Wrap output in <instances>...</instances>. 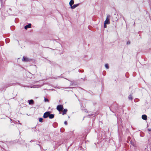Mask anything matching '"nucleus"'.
<instances>
[{
  "mask_svg": "<svg viewBox=\"0 0 151 151\" xmlns=\"http://www.w3.org/2000/svg\"><path fill=\"white\" fill-rule=\"evenodd\" d=\"M110 17V16L109 15L107 16L106 19L104 22L105 24H110L109 18Z\"/></svg>",
  "mask_w": 151,
  "mask_h": 151,
  "instance_id": "nucleus-1",
  "label": "nucleus"
},
{
  "mask_svg": "<svg viewBox=\"0 0 151 151\" xmlns=\"http://www.w3.org/2000/svg\"><path fill=\"white\" fill-rule=\"evenodd\" d=\"M22 61L24 62H28L32 61V59L28 58L24 56L23 57Z\"/></svg>",
  "mask_w": 151,
  "mask_h": 151,
  "instance_id": "nucleus-2",
  "label": "nucleus"
},
{
  "mask_svg": "<svg viewBox=\"0 0 151 151\" xmlns=\"http://www.w3.org/2000/svg\"><path fill=\"white\" fill-rule=\"evenodd\" d=\"M63 107L62 105H58L57 107V109L59 111H60L63 110Z\"/></svg>",
  "mask_w": 151,
  "mask_h": 151,
  "instance_id": "nucleus-3",
  "label": "nucleus"
},
{
  "mask_svg": "<svg viewBox=\"0 0 151 151\" xmlns=\"http://www.w3.org/2000/svg\"><path fill=\"white\" fill-rule=\"evenodd\" d=\"M50 112L49 111H47L45 113L43 116L44 118H46L49 117V116Z\"/></svg>",
  "mask_w": 151,
  "mask_h": 151,
  "instance_id": "nucleus-4",
  "label": "nucleus"
},
{
  "mask_svg": "<svg viewBox=\"0 0 151 151\" xmlns=\"http://www.w3.org/2000/svg\"><path fill=\"white\" fill-rule=\"evenodd\" d=\"M79 4H78L74 5L73 6H72L71 7L72 9H74L75 8L78 6L79 5Z\"/></svg>",
  "mask_w": 151,
  "mask_h": 151,
  "instance_id": "nucleus-5",
  "label": "nucleus"
},
{
  "mask_svg": "<svg viewBox=\"0 0 151 151\" xmlns=\"http://www.w3.org/2000/svg\"><path fill=\"white\" fill-rule=\"evenodd\" d=\"M31 24H28L26 25L25 26L24 28L25 29H27L28 28H30L31 27Z\"/></svg>",
  "mask_w": 151,
  "mask_h": 151,
  "instance_id": "nucleus-6",
  "label": "nucleus"
},
{
  "mask_svg": "<svg viewBox=\"0 0 151 151\" xmlns=\"http://www.w3.org/2000/svg\"><path fill=\"white\" fill-rule=\"evenodd\" d=\"M142 119L146 120L147 119V116L146 115H143L142 116Z\"/></svg>",
  "mask_w": 151,
  "mask_h": 151,
  "instance_id": "nucleus-7",
  "label": "nucleus"
},
{
  "mask_svg": "<svg viewBox=\"0 0 151 151\" xmlns=\"http://www.w3.org/2000/svg\"><path fill=\"white\" fill-rule=\"evenodd\" d=\"M28 101L29 102V104L30 105L31 104H34V101L33 100L31 99L30 100Z\"/></svg>",
  "mask_w": 151,
  "mask_h": 151,
  "instance_id": "nucleus-8",
  "label": "nucleus"
},
{
  "mask_svg": "<svg viewBox=\"0 0 151 151\" xmlns=\"http://www.w3.org/2000/svg\"><path fill=\"white\" fill-rule=\"evenodd\" d=\"M74 3V1L73 0H71L69 2V5L70 6V7Z\"/></svg>",
  "mask_w": 151,
  "mask_h": 151,
  "instance_id": "nucleus-9",
  "label": "nucleus"
},
{
  "mask_svg": "<svg viewBox=\"0 0 151 151\" xmlns=\"http://www.w3.org/2000/svg\"><path fill=\"white\" fill-rule=\"evenodd\" d=\"M54 115L53 114H49V117L50 119H52L54 118Z\"/></svg>",
  "mask_w": 151,
  "mask_h": 151,
  "instance_id": "nucleus-10",
  "label": "nucleus"
},
{
  "mask_svg": "<svg viewBox=\"0 0 151 151\" xmlns=\"http://www.w3.org/2000/svg\"><path fill=\"white\" fill-rule=\"evenodd\" d=\"M67 111V109H64L63 111V113H62V115H64L65 114H66Z\"/></svg>",
  "mask_w": 151,
  "mask_h": 151,
  "instance_id": "nucleus-11",
  "label": "nucleus"
},
{
  "mask_svg": "<svg viewBox=\"0 0 151 151\" xmlns=\"http://www.w3.org/2000/svg\"><path fill=\"white\" fill-rule=\"evenodd\" d=\"M128 98L130 100H132L133 98H132V96L131 94H130L128 97Z\"/></svg>",
  "mask_w": 151,
  "mask_h": 151,
  "instance_id": "nucleus-12",
  "label": "nucleus"
},
{
  "mask_svg": "<svg viewBox=\"0 0 151 151\" xmlns=\"http://www.w3.org/2000/svg\"><path fill=\"white\" fill-rule=\"evenodd\" d=\"M105 67L106 69H109V66L107 64H105Z\"/></svg>",
  "mask_w": 151,
  "mask_h": 151,
  "instance_id": "nucleus-13",
  "label": "nucleus"
},
{
  "mask_svg": "<svg viewBox=\"0 0 151 151\" xmlns=\"http://www.w3.org/2000/svg\"><path fill=\"white\" fill-rule=\"evenodd\" d=\"M43 119L42 118H40L39 119V121L40 122H43Z\"/></svg>",
  "mask_w": 151,
  "mask_h": 151,
  "instance_id": "nucleus-14",
  "label": "nucleus"
},
{
  "mask_svg": "<svg viewBox=\"0 0 151 151\" xmlns=\"http://www.w3.org/2000/svg\"><path fill=\"white\" fill-rule=\"evenodd\" d=\"M44 101L45 102H48L49 101V100L48 99L45 98L44 99Z\"/></svg>",
  "mask_w": 151,
  "mask_h": 151,
  "instance_id": "nucleus-15",
  "label": "nucleus"
},
{
  "mask_svg": "<svg viewBox=\"0 0 151 151\" xmlns=\"http://www.w3.org/2000/svg\"><path fill=\"white\" fill-rule=\"evenodd\" d=\"M130 143L131 144V145H132L133 146H134V143L132 142V141H130Z\"/></svg>",
  "mask_w": 151,
  "mask_h": 151,
  "instance_id": "nucleus-16",
  "label": "nucleus"
},
{
  "mask_svg": "<svg viewBox=\"0 0 151 151\" xmlns=\"http://www.w3.org/2000/svg\"><path fill=\"white\" fill-rule=\"evenodd\" d=\"M105 24V23H104V28H106V24Z\"/></svg>",
  "mask_w": 151,
  "mask_h": 151,
  "instance_id": "nucleus-17",
  "label": "nucleus"
},
{
  "mask_svg": "<svg viewBox=\"0 0 151 151\" xmlns=\"http://www.w3.org/2000/svg\"><path fill=\"white\" fill-rule=\"evenodd\" d=\"M130 42L128 41L127 42V44L128 45V44H130Z\"/></svg>",
  "mask_w": 151,
  "mask_h": 151,
  "instance_id": "nucleus-18",
  "label": "nucleus"
},
{
  "mask_svg": "<svg viewBox=\"0 0 151 151\" xmlns=\"http://www.w3.org/2000/svg\"><path fill=\"white\" fill-rule=\"evenodd\" d=\"M64 124H65L67 125V121H65L64 122Z\"/></svg>",
  "mask_w": 151,
  "mask_h": 151,
  "instance_id": "nucleus-19",
  "label": "nucleus"
},
{
  "mask_svg": "<svg viewBox=\"0 0 151 151\" xmlns=\"http://www.w3.org/2000/svg\"><path fill=\"white\" fill-rule=\"evenodd\" d=\"M148 131H151V129H150V128L148 129Z\"/></svg>",
  "mask_w": 151,
  "mask_h": 151,
  "instance_id": "nucleus-20",
  "label": "nucleus"
},
{
  "mask_svg": "<svg viewBox=\"0 0 151 151\" xmlns=\"http://www.w3.org/2000/svg\"><path fill=\"white\" fill-rule=\"evenodd\" d=\"M9 10L11 11V9L10 8L9 9V10H7V12H8Z\"/></svg>",
  "mask_w": 151,
  "mask_h": 151,
  "instance_id": "nucleus-21",
  "label": "nucleus"
},
{
  "mask_svg": "<svg viewBox=\"0 0 151 151\" xmlns=\"http://www.w3.org/2000/svg\"><path fill=\"white\" fill-rule=\"evenodd\" d=\"M18 123H19V124H21L20 123V122H19V121H18Z\"/></svg>",
  "mask_w": 151,
  "mask_h": 151,
  "instance_id": "nucleus-22",
  "label": "nucleus"
},
{
  "mask_svg": "<svg viewBox=\"0 0 151 151\" xmlns=\"http://www.w3.org/2000/svg\"><path fill=\"white\" fill-rule=\"evenodd\" d=\"M90 116L89 115H88V116Z\"/></svg>",
  "mask_w": 151,
  "mask_h": 151,
  "instance_id": "nucleus-23",
  "label": "nucleus"
},
{
  "mask_svg": "<svg viewBox=\"0 0 151 151\" xmlns=\"http://www.w3.org/2000/svg\"><path fill=\"white\" fill-rule=\"evenodd\" d=\"M31 142H32V141L31 140V141H30Z\"/></svg>",
  "mask_w": 151,
  "mask_h": 151,
  "instance_id": "nucleus-24",
  "label": "nucleus"
}]
</instances>
